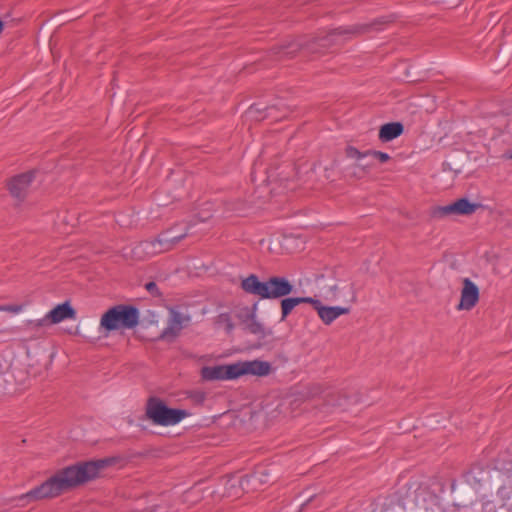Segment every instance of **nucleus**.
<instances>
[{
    "label": "nucleus",
    "mask_w": 512,
    "mask_h": 512,
    "mask_svg": "<svg viewBox=\"0 0 512 512\" xmlns=\"http://www.w3.org/2000/svg\"><path fill=\"white\" fill-rule=\"evenodd\" d=\"M241 288L248 294L261 299H278L293 292V284L285 277L272 276L260 281L258 276L251 274L241 281Z\"/></svg>",
    "instance_id": "obj_2"
},
{
    "label": "nucleus",
    "mask_w": 512,
    "mask_h": 512,
    "mask_svg": "<svg viewBox=\"0 0 512 512\" xmlns=\"http://www.w3.org/2000/svg\"><path fill=\"white\" fill-rule=\"evenodd\" d=\"M316 311L320 319L326 324L330 325L335 319L341 315L348 314L349 308L339 306H324L322 303L319 307H316Z\"/></svg>",
    "instance_id": "obj_16"
},
{
    "label": "nucleus",
    "mask_w": 512,
    "mask_h": 512,
    "mask_svg": "<svg viewBox=\"0 0 512 512\" xmlns=\"http://www.w3.org/2000/svg\"><path fill=\"white\" fill-rule=\"evenodd\" d=\"M3 26H4V25H3V22H2V20L0 19V34H1V33H2V31H3Z\"/></svg>",
    "instance_id": "obj_29"
},
{
    "label": "nucleus",
    "mask_w": 512,
    "mask_h": 512,
    "mask_svg": "<svg viewBox=\"0 0 512 512\" xmlns=\"http://www.w3.org/2000/svg\"><path fill=\"white\" fill-rule=\"evenodd\" d=\"M22 310V307L19 305H6V306H0V311H7L11 313H19Z\"/></svg>",
    "instance_id": "obj_26"
},
{
    "label": "nucleus",
    "mask_w": 512,
    "mask_h": 512,
    "mask_svg": "<svg viewBox=\"0 0 512 512\" xmlns=\"http://www.w3.org/2000/svg\"><path fill=\"white\" fill-rule=\"evenodd\" d=\"M49 325L58 324L67 319H75L76 311L68 301L58 304L46 314Z\"/></svg>",
    "instance_id": "obj_14"
},
{
    "label": "nucleus",
    "mask_w": 512,
    "mask_h": 512,
    "mask_svg": "<svg viewBox=\"0 0 512 512\" xmlns=\"http://www.w3.org/2000/svg\"><path fill=\"white\" fill-rule=\"evenodd\" d=\"M138 323V309L123 304L108 309L100 319V327L108 332L119 329H133Z\"/></svg>",
    "instance_id": "obj_3"
},
{
    "label": "nucleus",
    "mask_w": 512,
    "mask_h": 512,
    "mask_svg": "<svg viewBox=\"0 0 512 512\" xmlns=\"http://www.w3.org/2000/svg\"><path fill=\"white\" fill-rule=\"evenodd\" d=\"M146 289L149 291V292H154L155 290H157V285L156 283L154 282H148L146 285H145Z\"/></svg>",
    "instance_id": "obj_28"
},
{
    "label": "nucleus",
    "mask_w": 512,
    "mask_h": 512,
    "mask_svg": "<svg viewBox=\"0 0 512 512\" xmlns=\"http://www.w3.org/2000/svg\"><path fill=\"white\" fill-rule=\"evenodd\" d=\"M345 153L348 158L357 160V167H361L366 172L369 171V169L371 168V163H362V160L368 158V150L365 152H361L353 146H348L345 150Z\"/></svg>",
    "instance_id": "obj_19"
},
{
    "label": "nucleus",
    "mask_w": 512,
    "mask_h": 512,
    "mask_svg": "<svg viewBox=\"0 0 512 512\" xmlns=\"http://www.w3.org/2000/svg\"><path fill=\"white\" fill-rule=\"evenodd\" d=\"M26 326L29 327L30 329H38V328L47 327V326H50V325H49V322H48L47 317L45 315L41 319L28 320L26 322Z\"/></svg>",
    "instance_id": "obj_22"
},
{
    "label": "nucleus",
    "mask_w": 512,
    "mask_h": 512,
    "mask_svg": "<svg viewBox=\"0 0 512 512\" xmlns=\"http://www.w3.org/2000/svg\"><path fill=\"white\" fill-rule=\"evenodd\" d=\"M298 300V305L302 303H309L313 306V308L316 310V307H319L321 304V301L311 298V297H296Z\"/></svg>",
    "instance_id": "obj_24"
},
{
    "label": "nucleus",
    "mask_w": 512,
    "mask_h": 512,
    "mask_svg": "<svg viewBox=\"0 0 512 512\" xmlns=\"http://www.w3.org/2000/svg\"><path fill=\"white\" fill-rule=\"evenodd\" d=\"M115 463L114 458H103L91 461L80 462L68 466L41 485L22 494L17 499L22 505L59 496L62 492L94 480L99 477L101 472Z\"/></svg>",
    "instance_id": "obj_1"
},
{
    "label": "nucleus",
    "mask_w": 512,
    "mask_h": 512,
    "mask_svg": "<svg viewBox=\"0 0 512 512\" xmlns=\"http://www.w3.org/2000/svg\"><path fill=\"white\" fill-rule=\"evenodd\" d=\"M145 413L149 420L160 426L176 425L189 416L186 410L169 408L156 397H150L147 400Z\"/></svg>",
    "instance_id": "obj_5"
},
{
    "label": "nucleus",
    "mask_w": 512,
    "mask_h": 512,
    "mask_svg": "<svg viewBox=\"0 0 512 512\" xmlns=\"http://www.w3.org/2000/svg\"><path fill=\"white\" fill-rule=\"evenodd\" d=\"M368 157H371L380 163H386L390 160L389 154L376 150H368Z\"/></svg>",
    "instance_id": "obj_21"
},
{
    "label": "nucleus",
    "mask_w": 512,
    "mask_h": 512,
    "mask_svg": "<svg viewBox=\"0 0 512 512\" xmlns=\"http://www.w3.org/2000/svg\"><path fill=\"white\" fill-rule=\"evenodd\" d=\"M236 377L253 375L258 377L267 376L272 372L271 363L263 360L239 361L235 363Z\"/></svg>",
    "instance_id": "obj_10"
},
{
    "label": "nucleus",
    "mask_w": 512,
    "mask_h": 512,
    "mask_svg": "<svg viewBox=\"0 0 512 512\" xmlns=\"http://www.w3.org/2000/svg\"><path fill=\"white\" fill-rule=\"evenodd\" d=\"M201 376L204 380L209 381L236 379V366L235 363L213 367L206 366L201 369Z\"/></svg>",
    "instance_id": "obj_12"
},
{
    "label": "nucleus",
    "mask_w": 512,
    "mask_h": 512,
    "mask_svg": "<svg viewBox=\"0 0 512 512\" xmlns=\"http://www.w3.org/2000/svg\"><path fill=\"white\" fill-rule=\"evenodd\" d=\"M404 127L400 122L386 123L379 130V139L382 142H389L403 133Z\"/></svg>",
    "instance_id": "obj_17"
},
{
    "label": "nucleus",
    "mask_w": 512,
    "mask_h": 512,
    "mask_svg": "<svg viewBox=\"0 0 512 512\" xmlns=\"http://www.w3.org/2000/svg\"><path fill=\"white\" fill-rule=\"evenodd\" d=\"M302 44H290L289 46L287 47H284L282 48L278 53L284 55V56H289L290 54L294 53L298 47H300Z\"/></svg>",
    "instance_id": "obj_25"
},
{
    "label": "nucleus",
    "mask_w": 512,
    "mask_h": 512,
    "mask_svg": "<svg viewBox=\"0 0 512 512\" xmlns=\"http://www.w3.org/2000/svg\"><path fill=\"white\" fill-rule=\"evenodd\" d=\"M244 329L256 335L258 338L263 339L271 332L268 331L255 317L254 314H250L244 322Z\"/></svg>",
    "instance_id": "obj_18"
},
{
    "label": "nucleus",
    "mask_w": 512,
    "mask_h": 512,
    "mask_svg": "<svg viewBox=\"0 0 512 512\" xmlns=\"http://www.w3.org/2000/svg\"><path fill=\"white\" fill-rule=\"evenodd\" d=\"M187 230L181 234L171 235V231H165L154 240L143 241L135 248V254H144L145 256H152L173 248L175 244L180 242L187 236Z\"/></svg>",
    "instance_id": "obj_7"
},
{
    "label": "nucleus",
    "mask_w": 512,
    "mask_h": 512,
    "mask_svg": "<svg viewBox=\"0 0 512 512\" xmlns=\"http://www.w3.org/2000/svg\"><path fill=\"white\" fill-rule=\"evenodd\" d=\"M190 320V316L184 315L178 311H172L169 324L163 331V337L177 336Z\"/></svg>",
    "instance_id": "obj_15"
},
{
    "label": "nucleus",
    "mask_w": 512,
    "mask_h": 512,
    "mask_svg": "<svg viewBox=\"0 0 512 512\" xmlns=\"http://www.w3.org/2000/svg\"><path fill=\"white\" fill-rule=\"evenodd\" d=\"M405 499L424 510H430L439 504V497L429 482L410 481L406 484Z\"/></svg>",
    "instance_id": "obj_6"
},
{
    "label": "nucleus",
    "mask_w": 512,
    "mask_h": 512,
    "mask_svg": "<svg viewBox=\"0 0 512 512\" xmlns=\"http://www.w3.org/2000/svg\"><path fill=\"white\" fill-rule=\"evenodd\" d=\"M479 301V288L469 278L463 280L458 310H471Z\"/></svg>",
    "instance_id": "obj_11"
},
{
    "label": "nucleus",
    "mask_w": 512,
    "mask_h": 512,
    "mask_svg": "<svg viewBox=\"0 0 512 512\" xmlns=\"http://www.w3.org/2000/svg\"><path fill=\"white\" fill-rule=\"evenodd\" d=\"M298 305L296 297L284 298L281 301V320H285L286 317L292 312V310Z\"/></svg>",
    "instance_id": "obj_20"
},
{
    "label": "nucleus",
    "mask_w": 512,
    "mask_h": 512,
    "mask_svg": "<svg viewBox=\"0 0 512 512\" xmlns=\"http://www.w3.org/2000/svg\"><path fill=\"white\" fill-rule=\"evenodd\" d=\"M218 322L224 325L227 333H230L234 328V325L228 314H221L219 316Z\"/></svg>",
    "instance_id": "obj_23"
},
{
    "label": "nucleus",
    "mask_w": 512,
    "mask_h": 512,
    "mask_svg": "<svg viewBox=\"0 0 512 512\" xmlns=\"http://www.w3.org/2000/svg\"><path fill=\"white\" fill-rule=\"evenodd\" d=\"M480 207L481 204L471 203L468 199L461 198L449 205L436 207L433 210L432 215L435 218H443L451 214L471 215Z\"/></svg>",
    "instance_id": "obj_9"
},
{
    "label": "nucleus",
    "mask_w": 512,
    "mask_h": 512,
    "mask_svg": "<svg viewBox=\"0 0 512 512\" xmlns=\"http://www.w3.org/2000/svg\"><path fill=\"white\" fill-rule=\"evenodd\" d=\"M384 20H377L370 24H356L349 27H339L332 30L326 35H321L313 38L307 43V49L312 53L321 52L322 48H329L338 43L337 38L344 37L347 39L349 36L360 35L371 29H374L378 24L384 23Z\"/></svg>",
    "instance_id": "obj_4"
},
{
    "label": "nucleus",
    "mask_w": 512,
    "mask_h": 512,
    "mask_svg": "<svg viewBox=\"0 0 512 512\" xmlns=\"http://www.w3.org/2000/svg\"><path fill=\"white\" fill-rule=\"evenodd\" d=\"M338 290H339V287L337 284L335 285H332L329 287V296H327V298L329 300H335L338 298Z\"/></svg>",
    "instance_id": "obj_27"
},
{
    "label": "nucleus",
    "mask_w": 512,
    "mask_h": 512,
    "mask_svg": "<svg viewBox=\"0 0 512 512\" xmlns=\"http://www.w3.org/2000/svg\"><path fill=\"white\" fill-rule=\"evenodd\" d=\"M310 397L321 396L325 403L333 407H345L351 402H356V397H352L345 390L331 391L324 389L321 385L315 384L311 386L309 391Z\"/></svg>",
    "instance_id": "obj_8"
},
{
    "label": "nucleus",
    "mask_w": 512,
    "mask_h": 512,
    "mask_svg": "<svg viewBox=\"0 0 512 512\" xmlns=\"http://www.w3.org/2000/svg\"><path fill=\"white\" fill-rule=\"evenodd\" d=\"M34 177L35 173L33 171L13 177L8 184V189L11 195L17 199H23L34 180Z\"/></svg>",
    "instance_id": "obj_13"
}]
</instances>
